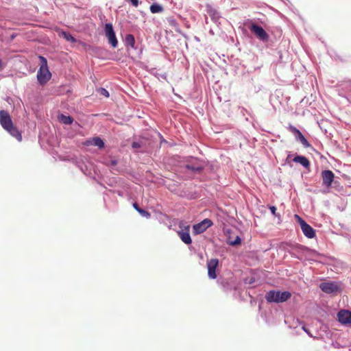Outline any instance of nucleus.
Here are the masks:
<instances>
[{
  "label": "nucleus",
  "instance_id": "nucleus-40",
  "mask_svg": "<svg viewBox=\"0 0 351 351\" xmlns=\"http://www.w3.org/2000/svg\"><path fill=\"white\" fill-rule=\"evenodd\" d=\"M101 49L100 47H94L93 50L95 52H97V51H100Z\"/></svg>",
  "mask_w": 351,
  "mask_h": 351
},
{
  "label": "nucleus",
  "instance_id": "nucleus-3",
  "mask_svg": "<svg viewBox=\"0 0 351 351\" xmlns=\"http://www.w3.org/2000/svg\"><path fill=\"white\" fill-rule=\"evenodd\" d=\"M244 25L249 29L254 37L260 42L265 44L268 43L270 40V36L262 26L250 19L245 21Z\"/></svg>",
  "mask_w": 351,
  "mask_h": 351
},
{
  "label": "nucleus",
  "instance_id": "nucleus-14",
  "mask_svg": "<svg viewBox=\"0 0 351 351\" xmlns=\"http://www.w3.org/2000/svg\"><path fill=\"white\" fill-rule=\"evenodd\" d=\"M288 130L294 135L295 140L300 142L305 148L311 147L306 138L296 127L290 124Z\"/></svg>",
  "mask_w": 351,
  "mask_h": 351
},
{
  "label": "nucleus",
  "instance_id": "nucleus-1",
  "mask_svg": "<svg viewBox=\"0 0 351 351\" xmlns=\"http://www.w3.org/2000/svg\"><path fill=\"white\" fill-rule=\"evenodd\" d=\"M0 125L12 136L16 138L18 141H22V134L14 125L12 117L7 110H0Z\"/></svg>",
  "mask_w": 351,
  "mask_h": 351
},
{
  "label": "nucleus",
  "instance_id": "nucleus-4",
  "mask_svg": "<svg viewBox=\"0 0 351 351\" xmlns=\"http://www.w3.org/2000/svg\"><path fill=\"white\" fill-rule=\"evenodd\" d=\"M291 295L289 291L272 289L265 293V298L269 304H280L288 301Z\"/></svg>",
  "mask_w": 351,
  "mask_h": 351
},
{
  "label": "nucleus",
  "instance_id": "nucleus-26",
  "mask_svg": "<svg viewBox=\"0 0 351 351\" xmlns=\"http://www.w3.org/2000/svg\"><path fill=\"white\" fill-rule=\"evenodd\" d=\"M208 13L209 16H210L211 20L215 23H217L218 22V21L219 20V19L221 17L219 15V13L215 9H211V10H208Z\"/></svg>",
  "mask_w": 351,
  "mask_h": 351
},
{
  "label": "nucleus",
  "instance_id": "nucleus-32",
  "mask_svg": "<svg viewBox=\"0 0 351 351\" xmlns=\"http://www.w3.org/2000/svg\"><path fill=\"white\" fill-rule=\"evenodd\" d=\"M243 282L245 285H252L255 282L254 277H246L243 278Z\"/></svg>",
  "mask_w": 351,
  "mask_h": 351
},
{
  "label": "nucleus",
  "instance_id": "nucleus-27",
  "mask_svg": "<svg viewBox=\"0 0 351 351\" xmlns=\"http://www.w3.org/2000/svg\"><path fill=\"white\" fill-rule=\"evenodd\" d=\"M217 282H218V283H219V284L221 285V287H222V288H223V291H226V292H227V291H230V290H232V289H235V287L232 286V285H230L228 281H226V280H217Z\"/></svg>",
  "mask_w": 351,
  "mask_h": 351
},
{
  "label": "nucleus",
  "instance_id": "nucleus-18",
  "mask_svg": "<svg viewBox=\"0 0 351 351\" xmlns=\"http://www.w3.org/2000/svg\"><path fill=\"white\" fill-rule=\"evenodd\" d=\"M123 43L127 51L130 49H138V46L136 45V40L134 36L132 34H126L124 38Z\"/></svg>",
  "mask_w": 351,
  "mask_h": 351
},
{
  "label": "nucleus",
  "instance_id": "nucleus-21",
  "mask_svg": "<svg viewBox=\"0 0 351 351\" xmlns=\"http://www.w3.org/2000/svg\"><path fill=\"white\" fill-rule=\"evenodd\" d=\"M132 206L142 217L147 219H149L151 217V213L147 210L141 208L137 202H134L132 204Z\"/></svg>",
  "mask_w": 351,
  "mask_h": 351
},
{
  "label": "nucleus",
  "instance_id": "nucleus-11",
  "mask_svg": "<svg viewBox=\"0 0 351 351\" xmlns=\"http://www.w3.org/2000/svg\"><path fill=\"white\" fill-rule=\"evenodd\" d=\"M320 289L328 294H337L341 292V287L335 281L322 282L319 284Z\"/></svg>",
  "mask_w": 351,
  "mask_h": 351
},
{
  "label": "nucleus",
  "instance_id": "nucleus-16",
  "mask_svg": "<svg viewBox=\"0 0 351 351\" xmlns=\"http://www.w3.org/2000/svg\"><path fill=\"white\" fill-rule=\"evenodd\" d=\"M219 265V259L211 258L207 263L208 276L210 279L217 278V269Z\"/></svg>",
  "mask_w": 351,
  "mask_h": 351
},
{
  "label": "nucleus",
  "instance_id": "nucleus-23",
  "mask_svg": "<svg viewBox=\"0 0 351 351\" xmlns=\"http://www.w3.org/2000/svg\"><path fill=\"white\" fill-rule=\"evenodd\" d=\"M60 36L65 39L66 41L72 43L77 42V40L69 32L62 31L60 34Z\"/></svg>",
  "mask_w": 351,
  "mask_h": 351
},
{
  "label": "nucleus",
  "instance_id": "nucleus-12",
  "mask_svg": "<svg viewBox=\"0 0 351 351\" xmlns=\"http://www.w3.org/2000/svg\"><path fill=\"white\" fill-rule=\"evenodd\" d=\"M213 225V222L211 219L206 218L199 223H197L193 226V234L194 235H198L204 232L208 228Z\"/></svg>",
  "mask_w": 351,
  "mask_h": 351
},
{
  "label": "nucleus",
  "instance_id": "nucleus-17",
  "mask_svg": "<svg viewBox=\"0 0 351 351\" xmlns=\"http://www.w3.org/2000/svg\"><path fill=\"white\" fill-rule=\"evenodd\" d=\"M84 145L86 146L93 145L97 147L99 149H104L106 146L104 141L99 136L87 138Z\"/></svg>",
  "mask_w": 351,
  "mask_h": 351
},
{
  "label": "nucleus",
  "instance_id": "nucleus-35",
  "mask_svg": "<svg viewBox=\"0 0 351 351\" xmlns=\"http://www.w3.org/2000/svg\"><path fill=\"white\" fill-rule=\"evenodd\" d=\"M302 329L304 332H306L308 335V337H313V335L311 334L310 330L306 326L303 325L302 326Z\"/></svg>",
  "mask_w": 351,
  "mask_h": 351
},
{
  "label": "nucleus",
  "instance_id": "nucleus-19",
  "mask_svg": "<svg viewBox=\"0 0 351 351\" xmlns=\"http://www.w3.org/2000/svg\"><path fill=\"white\" fill-rule=\"evenodd\" d=\"M292 161L300 164L305 169H309L311 167V162L308 158L297 153L294 154V157L292 158Z\"/></svg>",
  "mask_w": 351,
  "mask_h": 351
},
{
  "label": "nucleus",
  "instance_id": "nucleus-29",
  "mask_svg": "<svg viewBox=\"0 0 351 351\" xmlns=\"http://www.w3.org/2000/svg\"><path fill=\"white\" fill-rule=\"evenodd\" d=\"M242 239L239 236H237L234 239L229 241L228 244L231 246H239L241 244Z\"/></svg>",
  "mask_w": 351,
  "mask_h": 351
},
{
  "label": "nucleus",
  "instance_id": "nucleus-25",
  "mask_svg": "<svg viewBox=\"0 0 351 351\" xmlns=\"http://www.w3.org/2000/svg\"><path fill=\"white\" fill-rule=\"evenodd\" d=\"M163 7L158 3H153L149 7V10L152 14L160 13L163 11Z\"/></svg>",
  "mask_w": 351,
  "mask_h": 351
},
{
  "label": "nucleus",
  "instance_id": "nucleus-13",
  "mask_svg": "<svg viewBox=\"0 0 351 351\" xmlns=\"http://www.w3.org/2000/svg\"><path fill=\"white\" fill-rule=\"evenodd\" d=\"M337 320L344 326L351 327V311L339 310L337 314Z\"/></svg>",
  "mask_w": 351,
  "mask_h": 351
},
{
  "label": "nucleus",
  "instance_id": "nucleus-15",
  "mask_svg": "<svg viewBox=\"0 0 351 351\" xmlns=\"http://www.w3.org/2000/svg\"><path fill=\"white\" fill-rule=\"evenodd\" d=\"M52 74L49 69H38L36 78L39 86H45L51 80Z\"/></svg>",
  "mask_w": 351,
  "mask_h": 351
},
{
  "label": "nucleus",
  "instance_id": "nucleus-8",
  "mask_svg": "<svg viewBox=\"0 0 351 351\" xmlns=\"http://www.w3.org/2000/svg\"><path fill=\"white\" fill-rule=\"evenodd\" d=\"M104 32L108 44L112 48H117L118 47L119 41L116 36L112 23H106L104 27Z\"/></svg>",
  "mask_w": 351,
  "mask_h": 351
},
{
  "label": "nucleus",
  "instance_id": "nucleus-41",
  "mask_svg": "<svg viewBox=\"0 0 351 351\" xmlns=\"http://www.w3.org/2000/svg\"><path fill=\"white\" fill-rule=\"evenodd\" d=\"M142 51H143V49L141 48V49H139V53H142Z\"/></svg>",
  "mask_w": 351,
  "mask_h": 351
},
{
  "label": "nucleus",
  "instance_id": "nucleus-31",
  "mask_svg": "<svg viewBox=\"0 0 351 351\" xmlns=\"http://www.w3.org/2000/svg\"><path fill=\"white\" fill-rule=\"evenodd\" d=\"M269 209L270 210L271 213L272 214V215H274L275 217H277L278 219L280 218V214L276 213V210H277L276 206H275L274 205H269Z\"/></svg>",
  "mask_w": 351,
  "mask_h": 351
},
{
  "label": "nucleus",
  "instance_id": "nucleus-7",
  "mask_svg": "<svg viewBox=\"0 0 351 351\" xmlns=\"http://www.w3.org/2000/svg\"><path fill=\"white\" fill-rule=\"evenodd\" d=\"M321 178L322 180V186L330 189L337 188L339 186V182L335 180V175L332 171L326 169L322 171Z\"/></svg>",
  "mask_w": 351,
  "mask_h": 351
},
{
  "label": "nucleus",
  "instance_id": "nucleus-37",
  "mask_svg": "<svg viewBox=\"0 0 351 351\" xmlns=\"http://www.w3.org/2000/svg\"><path fill=\"white\" fill-rule=\"evenodd\" d=\"M112 193H115V194H117L120 197H123L124 196V192L123 191H121V190H114V191H112Z\"/></svg>",
  "mask_w": 351,
  "mask_h": 351
},
{
  "label": "nucleus",
  "instance_id": "nucleus-9",
  "mask_svg": "<svg viewBox=\"0 0 351 351\" xmlns=\"http://www.w3.org/2000/svg\"><path fill=\"white\" fill-rule=\"evenodd\" d=\"M295 218L300 226V228L306 237L313 239L316 236L315 230L310 226L304 219L298 215H295Z\"/></svg>",
  "mask_w": 351,
  "mask_h": 351
},
{
  "label": "nucleus",
  "instance_id": "nucleus-38",
  "mask_svg": "<svg viewBox=\"0 0 351 351\" xmlns=\"http://www.w3.org/2000/svg\"><path fill=\"white\" fill-rule=\"evenodd\" d=\"M16 36L17 34L16 33L12 34L9 37V41L12 42L16 38Z\"/></svg>",
  "mask_w": 351,
  "mask_h": 351
},
{
  "label": "nucleus",
  "instance_id": "nucleus-6",
  "mask_svg": "<svg viewBox=\"0 0 351 351\" xmlns=\"http://www.w3.org/2000/svg\"><path fill=\"white\" fill-rule=\"evenodd\" d=\"M119 160V156L106 154L101 157L100 162L106 166L112 173L118 175L122 172V169L118 167Z\"/></svg>",
  "mask_w": 351,
  "mask_h": 351
},
{
  "label": "nucleus",
  "instance_id": "nucleus-34",
  "mask_svg": "<svg viewBox=\"0 0 351 351\" xmlns=\"http://www.w3.org/2000/svg\"><path fill=\"white\" fill-rule=\"evenodd\" d=\"M293 157H294V154H292L291 152H289L287 157L285 159V163L289 164L290 167H292V165L291 164V161H292V158Z\"/></svg>",
  "mask_w": 351,
  "mask_h": 351
},
{
  "label": "nucleus",
  "instance_id": "nucleus-2",
  "mask_svg": "<svg viewBox=\"0 0 351 351\" xmlns=\"http://www.w3.org/2000/svg\"><path fill=\"white\" fill-rule=\"evenodd\" d=\"M282 248L292 257L295 258L300 261L302 260L304 255L306 253L315 252V250H311L307 246L293 242H286L283 243Z\"/></svg>",
  "mask_w": 351,
  "mask_h": 351
},
{
  "label": "nucleus",
  "instance_id": "nucleus-30",
  "mask_svg": "<svg viewBox=\"0 0 351 351\" xmlns=\"http://www.w3.org/2000/svg\"><path fill=\"white\" fill-rule=\"evenodd\" d=\"M97 93L102 96H104L105 97H109L110 93L107 89L103 87H100L97 90Z\"/></svg>",
  "mask_w": 351,
  "mask_h": 351
},
{
  "label": "nucleus",
  "instance_id": "nucleus-36",
  "mask_svg": "<svg viewBox=\"0 0 351 351\" xmlns=\"http://www.w3.org/2000/svg\"><path fill=\"white\" fill-rule=\"evenodd\" d=\"M127 1L136 8L138 7L140 3L139 0H127Z\"/></svg>",
  "mask_w": 351,
  "mask_h": 351
},
{
  "label": "nucleus",
  "instance_id": "nucleus-33",
  "mask_svg": "<svg viewBox=\"0 0 351 351\" xmlns=\"http://www.w3.org/2000/svg\"><path fill=\"white\" fill-rule=\"evenodd\" d=\"M143 143L140 141H132L131 143V147L134 149H139L142 147Z\"/></svg>",
  "mask_w": 351,
  "mask_h": 351
},
{
  "label": "nucleus",
  "instance_id": "nucleus-10",
  "mask_svg": "<svg viewBox=\"0 0 351 351\" xmlns=\"http://www.w3.org/2000/svg\"><path fill=\"white\" fill-rule=\"evenodd\" d=\"M178 227L180 230L177 231V233L180 240L186 245H191L193 241L190 234V226L180 221Z\"/></svg>",
  "mask_w": 351,
  "mask_h": 351
},
{
  "label": "nucleus",
  "instance_id": "nucleus-28",
  "mask_svg": "<svg viewBox=\"0 0 351 351\" xmlns=\"http://www.w3.org/2000/svg\"><path fill=\"white\" fill-rule=\"evenodd\" d=\"M39 60H40V67L39 69H49L47 60L45 57L43 56H38Z\"/></svg>",
  "mask_w": 351,
  "mask_h": 351
},
{
  "label": "nucleus",
  "instance_id": "nucleus-5",
  "mask_svg": "<svg viewBox=\"0 0 351 351\" xmlns=\"http://www.w3.org/2000/svg\"><path fill=\"white\" fill-rule=\"evenodd\" d=\"M206 165L207 162L204 159L195 156H189L186 160V163L184 165V168L188 171L199 174L203 172Z\"/></svg>",
  "mask_w": 351,
  "mask_h": 351
},
{
  "label": "nucleus",
  "instance_id": "nucleus-24",
  "mask_svg": "<svg viewBox=\"0 0 351 351\" xmlns=\"http://www.w3.org/2000/svg\"><path fill=\"white\" fill-rule=\"evenodd\" d=\"M59 121L65 125H71L74 121V119L70 115L62 114L59 116Z\"/></svg>",
  "mask_w": 351,
  "mask_h": 351
},
{
  "label": "nucleus",
  "instance_id": "nucleus-39",
  "mask_svg": "<svg viewBox=\"0 0 351 351\" xmlns=\"http://www.w3.org/2000/svg\"><path fill=\"white\" fill-rule=\"evenodd\" d=\"M159 136H160V144L167 143V141L164 138V137L160 133H159Z\"/></svg>",
  "mask_w": 351,
  "mask_h": 351
},
{
  "label": "nucleus",
  "instance_id": "nucleus-42",
  "mask_svg": "<svg viewBox=\"0 0 351 351\" xmlns=\"http://www.w3.org/2000/svg\"><path fill=\"white\" fill-rule=\"evenodd\" d=\"M80 169H81L82 171H83V172H84V169H83V167H80Z\"/></svg>",
  "mask_w": 351,
  "mask_h": 351
},
{
  "label": "nucleus",
  "instance_id": "nucleus-20",
  "mask_svg": "<svg viewBox=\"0 0 351 351\" xmlns=\"http://www.w3.org/2000/svg\"><path fill=\"white\" fill-rule=\"evenodd\" d=\"M156 219L159 221L160 223H162L165 226H167L169 228H171V223L169 217L163 213L160 210H154Z\"/></svg>",
  "mask_w": 351,
  "mask_h": 351
},
{
  "label": "nucleus",
  "instance_id": "nucleus-22",
  "mask_svg": "<svg viewBox=\"0 0 351 351\" xmlns=\"http://www.w3.org/2000/svg\"><path fill=\"white\" fill-rule=\"evenodd\" d=\"M167 21L169 25L171 27H174L175 30L177 32L181 34L184 37H186V34H184L183 32H182V31L180 29L179 24L176 19H174L173 16H170V17L167 18Z\"/></svg>",
  "mask_w": 351,
  "mask_h": 351
}]
</instances>
